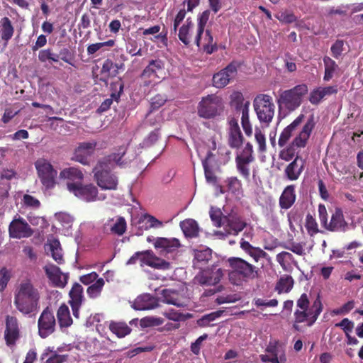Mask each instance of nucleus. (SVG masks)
I'll return each mask as SVG.
<instances>
[{
	"mask_svg": "<svg viewBox=\"0 0 363 363\" xmlns=\"http://www.w3.org/2000/svg\"><path fill=\"white\" fill-rule=\"evenodd\" d=\"M39 300L38 290L30 279L23 280L15 290L13 304L16 309L23 315L35 312Z\"/></svg>",
	"mask_w": 363,
	"mask_h": 363,
	"instance_id": "nucleus-1",
	"label": "nucleus"
},
{
	"mask_svg": "<svg viewBox=\"0 0 363 363\" xmlns=\"http://www.w3.org/2000/svg\"><path fill=\"white\" fill-rule=\"evenodd\" d=\"M228 262L230 266L228 277L233 284L240 286L259 277V269L245 259L233 257Z\"/></svg>",
	"mask_w": 363,
	"mask_h": 363,
	"instance_id": "nucleus-2",
	"label": "nucleus"
},
{
	"mask_svg": "<svg viewBox=\"0 0 363 363\" xmlns=\"http://www.w3.org/2000/svg\"><path fill=\"white\" fill-rule=\"evenodd\" d=\"M106 161L99 160L93 168L94 181L101 189L116 190L118 184V177L111 172L112 167L108 166Z\"/></svg>",
	"mask_w": 363,
	"mask_h": 363,
	"instance_id": "nucleus-3",
	"label": "nucleus"
},
{
	"mask_svg": "<svg viewBox=\"0 0 363 363\" xmlns=\"http://www.w3.org/2000/svg\"><path fill=\"white\" fill-rule=\"evenodd\" d=\"M224 110V104L220 96L208 94L202 97L197 106V114L204 119H213L220 116Z\"/></svg>",
	"mask_w": 363,
	"mask_h": 363,
	"instance_id": "nucleus-4",
	"label": "nucleus"
},
{
	"mask_svg": "<svg viewBox=\"0 0 363 363\" xmlns=\"http://www.w3.org/2000/svg\"><path fill=\"white\" fill-rule=\"evenodd\" d=\"M309 299L306 294H303L297 301V306L302 311H296V323L308 320V325H312L322 311V303L319 296L309 307Z\"/></svg>",
	"mask_w": 363,
	"mask_h": 363,
	"instance_id": "nucleus-5",
	"label": "nucleus"
},
{
	"mask_svg": "<svg viewBox=\"0 0 363 363\" xmlns=\"http://www.w3.org/2000/svg\"><path fill=\"white\" fill-rule=\"evenodd\" d=\"M253 107L259 122L268 126L272 121L275 112L272 97L265 94H257L253 100Z\"/></svg>",
	"mask_w": 363,
	"mask_h": 363,
	"instance_id": "nucleus-6",
	"label": "nucleus"
},
{
	"mask_svg": "<svg viewBox=\"0 0 363 363\" xmlns=\"http://www.w3.org/2000/svg\"><path fill=\"white\" fill-rule=\"evenodd\" d=\"M38 176L46 189H53L56 184L57 171L51 163L44 158H40L35 162Z\"/></svg>",
	"mask_w": 363,
	"mask_h": 363,
	"instance_id": "nucleus-7",
	"label": "nucleus"
},
{
	"mask_svg": "<svg viewBox=\"0 0 363 363\" xmlns=\"http://www.w3.org/2000/svg\"><path fill=\"white\" fill-rule=\"evenodd\" d=\"M305 122L298 136H296V147H305L307 141L315 128L316 121L314 113L312 111H308L305 114H300L296 117V126L300 123Z\"/></svg>",
	"mask_w": 363,
	"mask_h": 363,
	"instance_id": "nucleus-8",
	"label": "nucleus"
},
{
	"mask_svg": "<svg viewBox=\"0 0 363 363\" xmlns=\"http://www.w3.org/2000/svg\"><path fill=\"white\" fill-rule=\"evenodd\" d=\"M21 337V323L16 316L7 315L5 317L4 338L6 345L13 347Z\"/></svg>",
	"mask_w": 363,
	"mask_h": 363,
	"instance_id": "nucleus-9",
	"label": "nucleus"
},
{
	"mask_svg": "<svg viewBox=\"0 0 363 363\" xmlns=\"http://www.w3.org/2000/svg\"><path fill=\"white\" fill-rule=\"evenodd\" d=\"M67 189L77 198L86 202L98 199V189L92 184H82L81 182H68Z\"/></svg>",
	"mask_w": 363,
	"mask_h": 363,
	"instance_id": "nucleus-10",
	"label": "nucleus"
},
{
	"mask_svg": "<svg viewBox=\"0 0 363 363\" xmlns=\"http://www.w3.org/2000/svg\"><path fill=\"white\" fill-rule=\"evenodd\" d=\"M265 352L267 354H260L259 359L262 362L284 363L286 360L284 347L277 340H271L267 345Z\"/></svg>",
	"mask_w": 363,
	"mask_h": 363,
	"instance_id": "nucleus-11",
	"label": "nucleus"
},
{
	"mask_svg": "<svg viewBox=\"0 0 363 363\" xmlns=\"http://www.w3.org/2000/svg\"><path fill=\"white\" fill-rule=\"evenodd\" d=\"M239 66L238 62L233 61L225 68L214 74L212 78L213 86L221 89L227 86L236 77Z\"/></svg>",
	"mask_w": 363,
	"mask_h": 363,
	"instance_id": "nucleus-12",
	"label": "nucleus"
},
{
	"mask_svg": "<svg viewBox=\"0 0 363 363\" xmlns=\"http://www.w3.org/2000/svg\"><path fill=\"white\" fill-rule=\"evenodd\" d=\"M223 270L218 264H213L201 270L195 277L200 285L215 286L218 284L223 277Z\"/></svg>",
	"mask_w": 363,
	"mask_h": 363,
	"instance_id": "nucleus-13",
	"label": "nucleus"
},
{
	"mask_svg": "<svg viewBox=\"0 0 363 363\" xmlns=\"http://www.w3.org/2000/svg\"><path fill=\"white\" fill-rule=\"evenodd\" d=\"M56 320L53 313L48 307L41 313L38 320V335L41 338H46L55 330Z\"/></svg>",
	"mask_w": 363,
	"mask_h": 363,
	"instance_id": "nucleus-14",
	"label": "nucleus"
},
{
	"mask_svg": "<svg viewBox=\"0 0 363 363\" xmlns=\"http://www.w3.org/2000/svg\"><path fill=\"white\" fill-rule=\"evenodd\" d=\"M9 237L15 239L27 238L33 234V230L21 216H15L9 225Z\"/></svg>",
	"mask_w": 363,
	"mask_h": 363,
	"instance_id": "nucleus-15",
	"label": "nucleus"
},
{
	"mask_svg": "<svg viewBox=\"0 0 363 363\" xmlns=\"http://www.w3.org/2000/svg\"><path fill=\"white\" fill-rule=\"evenodd\" d=\"M96 147V143L94 141L79 143L74 151L72 160L84 165L89 164V157L94 154Z\"/></svg>",
	"mask_w": 363,
	"mask_h": 363,
	"instance_id": "nucleus-16",
	"label": "nucleus"
},
{
	"mask_svg": "<svg viewBox=\"0 0 363 363\" xmlns=\"http://www.w3.org/2000/svg\"><path fill=\"white\" fill-rule=\"evenodd\" d=\"M228 144L233 149H239L243 142L244 137L238 125V120L232 118L228 121Z\"/></svg>",
	"mask_w": 363,
	"mask_h": 363,
	"instance_id": "nucleus-17",
	"label": "nucleus"
},
{
	"mask_svg": "<svg viewBox=\"0 0 363 363\" xmlns=\"http://www.w3.org/2000/svg\"><path fill=\"white\" fill-rule=\"evenodd\" d=\"M246 225L247 223L235 213H231L224 216V223L223 226L224 227L225 233L228 235H238Z\"/></svg>",
	"mask_w": 363,
	"mask_h": 363,
	"instance_id": "nucleus-18",
	"label": "nucleus"
},
{
	"mask_svg": "<svg viewBox=\"0 0 363 363\" xmlns=\"http://www.w3.org/2000/svg\"><path fill=\"white\" fill-rule=\"evenodd\" d=\"M46 276L55 287L63 288L67 283L68 274H64L55 264H48L43 267Z\"/></svg>",
	"mask_w": 363,
	"mask_h": 363,
	"instance_id": "nucleus-19",
	"label": "nucleus"
},
{
	"mask_svg": "<svg viewBox=\"0 0 363 363\" xmlns=\"http://www.w3.org/2000/svg\"><path fill=\"white\" fill-rule=\"evenodd\" d=\"M142 259L143 264L157 269L167 270L170 268L169 262L157 257L152 250H145Z\"/></svg>",
	"mask_w": 363,
	"mask_h": 363,
	"instance_id": "nucleus-20",
	"label": "nucleus"
},
{
	"mask_svg": "<svg viewBox=\"0 0 363 363\" xmlns=\"http://www.w3.org/2000/svg\"><path fill=\"white\" fill-rule=\"evenodd\" d=\"M155 247L160 249L163 253H172L177 251L180 247V241L177 238H157L155 242Z\"/></svg>",
	"mask_w": 363,
	"mask_h": 363,
	"instance_id": "nucleus-21",
	"label": "nucleus"
},
{
	"mask_svg": "<svg viewBox=\"0 0 363 363\" xmlns=\"http://www.w3.org/2000/svg\"><path fill=\"white\" fill-rule=\"evenodd\" d=\"M126 153V147L123 146L119 147L118 149L117 152L111 153L101 159V160H106L107 164L110 167H112L113 169L114 164H116L117 166L123 168L125 167L128 165V161L125 160H123V157L125 156Z\"/></svg>",
	"mask_w": 363,
	"mask_h": 363,
	"instance_id": "nucleus-22",
	"label": "nucleus"
},
{
	"mask_svg": "<svg viewBox=\"0 0 363 363\" xmlns=\"http://www.w3.org/2000/svg\"><path fill=\"white\" fill-rule=\"evenodd\" d=\"M157 306V300L149 294H145L138 296L134 303L135 308L139 311L153 309Z\"/></svg>",
	"mask_w": 363,
	"mask_h": 363,
	"instance_id": "nucleus-23",
	"label": "nucleus"
},
{
	"mask_svg": "<svg viewBox=\"0 0 363 363\" xmlns=\"http://www.w3.org/2000/svg\"><path fill=\"white\" fill-rule=\"evenodd\" d=\"M162 301L168 304H172L177 307H184L186 304L183 298L178 291L171 289H164L161 291Z\"/></svg>",
	"mask_w": 363,
	"mask_h": 363,
	"instance_id": "nucleus-24",
	"label": "nucleus"
},
{
	"mask_svg": "<svg viewBox=\"0 0 363 363\" xmlns=\"http://www.w3.org/2000/svg\"><path fill=\"white\" fill-rule=\"evenodd\" d=\"M280 108H286L289 111L295 110V87L284 91L278 100Z\"/></svg>",
	"mask_w": 363,
	"mask_h": 363,
	"instance_id": "nucleus-25",
	"label": "nucleus"
},
{
	"mask_svg": "<svg viewBox=\"0 0 363 363\" xmlns=\"http://www.w3.org/2000/svg\"><path fill=\"white\" fill-rule=\"evenodd\" d=\"M347 223L344 219L342 212L340 209H336L332 215L330 222L327 223L325 229L330 231L345 230Z\"/></svg>",
	"mask_w": 363,
	"mask_h": 363,
	"instance_id": "nucleus-26",
	"label": "nucleus"
},
{
	"mask_svg": "<svg viewBox=\"0 0 363 363\" xmlns=\"http://www.w3.org/2000/svg\"><path fill=\"white\" fill-rule=\"evenodd\" d=\"M162 225V221L147 213L142 215L138 220V229L141 230H147L152 228H160Z\"/></svg>",
	"mask_w": 363,
	"mask_h": 363,
	"instance_id": "nucleus-27",
	"label": "nucleus"
},
{
	"mask_svg": "<svg viewBox=\"0 0 363 363\" xmlns=\"http://www.w3.org/2000/svg\"><path fill=\"white\" fill-rule=\"evenodd\" d=\"M240 247L252 257L255 262H258L261 257L266 258L268 255L261 248L253 247L248 241H245L243 239L240 242Z\"/></svg>",
	"mask_w": 363,
	"mask_h": 363,
	"instance_id": "nucleus-28",
	"label": "nucleus"
},
{
	"mask_svg": "<svg viewBox=\"0 0 363 363\" xmlns=\"http://www.w3.org/2000/svg\"><path fill=\"white\" fill-rule=\"evenodd\" d=\"M295 202L294 186H286L279 198V206L281 208L288 209Z\"/></svg>",
	"mask_w": 363,
	"mask_h": 363,
	"instance_id": "nucleus-29",
	"label": "nucleus"
},
{
	"mask_svg": "<svg viewBox=\"0 0 363 363\" xmlns=\"http://www.w3.org/2000/svg\"><path fill=\"white\" fill-rule=\"evenodd\" d=\"M112 86H115L116 89L118 86V88H119L118 91L117 93H112L111 95V98L106 99V100H104L101 103L100 106L99 107L98 112L103 113V112L108 111L110 108V107L113 103V100L114 99L116 101H118L119 99L121 94H122V92L123 91V88H124L123 82L120 79L118 82L112 84Z\"/></svg>",
	"mask_w": 363,
	"mask_h": 363,
	"instance_id": "nucleus-30",
	"label": "nucleus"
},
{
	"mask_svg": "<svg viewBox=\"0 0 363 363\" xmlns=\"http://www.w3.org/2000/svg\"><path fill=\"white\" fill-rule=\"evenodd\" d=\"M164 68V63L161 60H152L148 65L144 69L142 72V77H158V73Z\"/></svg>",
	"mask_w": 363,
	"mask_h": 363,
	"instance_id": "nucleus-31",
	"label": "nucleus"
},
{
	"mask_svg": "<svg viewBox=\"0 0 363 363\" xmlns=\"http://www.w3.org/2000/svg\"><path fill=\"white\" fill-rule=\"evenodd\" d=\"M180 227L186 237L196 238L199 235V225L194 219H186L180 223Z\"/></svg>",
	"mask_w": 363,
	"mask_h": 363,
	"instance_id": "nucleus-32",
	"label": "nucleus"
},
{
	"mask_svg": "<svg viewBox=\"0 0 363 363\" xmlns=\"http://www.w3.org/2000/svg\"><path fill=\"white\" fill-rule=\"evenodd\" d=\"M201 43L196 44V45L203 49L207 54H211L217 50L216 43H213V38L209 30H206L205 35L202 38L201 35Z\"/></svg>",
	"mask_w": 363,
	"mask_h": 363,
	"instance_id": "nucleus-33",
	"label": "nucleus"
},
{
	"mask_svg": "<svg viewBox=\"0 0 363 363\" xmlns=\"http://www.w3.org/2000/svg\"><path fill=\"white\" fill-rule=\"evenodd\" d=\"M212 257V250L208 248L196 250L194 251V264L201 268L206 264Z\"/></svg>",
	"mask_w": 363,
	"mask_h": 363,
	"instance_id": "nucleus-34",
	"label": "nucleus"
},
{
	"mask_svg": "<svg viewBox=\"0 0 363 363\" xmlns=\"http://www.w3.org/2000/svg\"><path fill=\"white\" fill-rule=\"evenodd\" d=\"M230 105L237 112H240L247 107H250V102L245 101L242 94L240 91H235L230 95Z\"/></svg>",
	"mask_w": 363,
	"mask_h": 363,
	"instance_id": "nucleus-35",
	"label": "nucleus"
},
{
	"mask_svg": "<svg viewBox=\"0 0 363 363\" xmlns=\"http://www.w3.org/2000/svg\"><path fill=\"white\" fill-rule=\"evenodd\" d=\"M1 37L6 44L12 38L14 33V28L11 20L8 17H4L0 21Z\"/></svg>",
	"mask_w": 363,
	"mask_h": 363,
	"instance_id": "nucleus-36",
	"label": "nucleus"
},
{
	"mask_svg": "<svg viewBox=\"0 0 363 363\" xmlns=\"http://www.w3.org/2000/svg\"><path fill=\"white\" fill-rule=\"evenodd\" d=\"M57 317L61 328H68L72 324L69 308L65 304L60 306L58 308Z\"/></svg>",
	"mask_w": 363,
	"mask_h": 363,
	"instance_id": "nucleus-37",
	"label": "nucleus"
},
{
	"mask_svg": "<svg viewBox=\"0 0 363 363\" xmlns=\"http://www.w3.org/2000/svg\"><path fill=\"white\" fill-rule=\"evenodd\" d=\"M109 330L119 338L129 335L132 330L125 323L114 321L111 322Z\"/></svg>",
	"mask_w": 363,
	"mask_h": 363,
	"instance_id": "nucleus-38",
	"label": "nucleus"
},
{
	"mask_svg": "<svg viewBox=\"0 0 363 363\" xmlns=\"http://www.w3.org/2000/svg\"><path fill=\"white\" fill-rule=\"evenodd\" d=\"M194 27V23L190 18H187L179 30V39L185 45H189L191 43L190 31Z\"/></svg>",
	"mask_w": 363,
	"mask_h": 363,
	"instance_id": "nucleus-39",
	"label": "nucleus"
},
{
	"mask_svg": "<svg viewBox=\"0 0 363 363\" xmlns=\"http://www.w3.org/2000/svg\"><path fill=\"white\" fill-rule=\"evenodd\" d=\"M294 130L295 121L291 122L281 131L278 140V145L284 146L286 145H289V143L294 139L292 136Z\"/></svg>",
	"mask_w": 363,
	"mask_h": 363,
	"instance_id": "nucleus-40",
	"label": "nucleus"
},
{
	"mask_svg": "<svg viewBox=\"0 0 363 363\" xmlns=\"http://www.w3.org/2000/svg\"><path fill=\"white\" fill-rule=\"evenodd\" d=\"M210 11L206 10L199 16L198 18L197 32L196 35L194 38L196 44H199L201 42V35H203L205 26L209 19Z\"/></svg>",
	"mask_w": 363,
	"mask_h": 363,
	"instance_id": "nucleus-41",
	"label": "nucleus"
},
{
	"mask_svg": "<svg viewBox=\"0 0 363 363\" xmlns=\"http://www.w3.org/2000/svg\"><path fill=\"white\" fill-rule=\"evenodd\" d=\"M69 303L82 304L84 299L83 287L79 283H74L69 293Z\"/></svg>",
	"mask_w": 363,
	"mask_h": 363,
	"instance_id": "nucleus-42",
	"label": "nucleus"
},
{
	"mask_svg": "<svg viewBox=\"0 0 363 363\" xmlns=\"http://www.w3.org/2000/svg\"><path fill=\"white\" fill-rule=\"evenodd\" d=\"M281 149L279 153V159L289 162L295 156V138H294L289 145L279 146Z\"/></svg>",
	"mask_w": 363,
	"mask_h": 363,
	"instance_id": "nucleus-43",
	"label": "nucleus"
},
{
	"mask_svg": "<svg viewBox=\"0 0 363 363\" xmlns=\"http://www.w3.org/2000/svg\"><path fill=\"white\" fill-rule=\"evenodd\" d=\"M252 162L250 160L245 159L241 156H236L235 157L237 170L245 179H248L250 177V173L248 164Z\"/></svg>",
	"mask_w": 363,
	"mask_h": 363,
	"instance_id": "nucleus-44",
	"label": "nucleus"
},
{
	"mask_svg": "<svg viewBox=\"0 0 363 363\" xmlns=\"http://www.w3.org/2000/svg\"><path fill=\"white\" fill-rule=\"evenodd\" d=\"M294 279L291 276L284 275L281 277L276 285V291L279 294L289 292L293 287Z\"/></svg>",
	"mask_w": 363,
	"mask_h": 363,
	"instance_id": "nucleus-45",
	"label": "nucleus"
},
{
	"mask_svg": "<svg viewBox=\"0 0 363 363\" xmlns=\"http://www.w3.org/2000/svg\"><path fill=\"white\" fill-rule=\"evenodd\" d=\"M60 177L72 181H82L84 179V174L78 168L69 167L60 172Z\"/></svg>",
	"mask_w": 363,
	"mask_h": 363,
	"instance_id": "nucleus-46",
	"label": "nucleus"
},
{
	"mask_svg": "<svg viewBox=\"0 0 363 363\" xmlns=\"http://www.w3.org/2000/svg\"><path fill=\"white\" fill-rule=\"evenodd\" d=\"M105 284L102 278L98 279L94 284L90 285L86 290V293L89 298H96L101 295L102 289Z\"/></svg>",
	"mask_w": 363,
	"mask_h": 363,
	"instance_id": "nucleus-47",
	"label": "nucleus"
},
{
	"mask_svg": "<svg viewBox=\"0 0 363 363\" xmlns=\"http://www.w3.org/2000/svg\"><path fill=\"white\" fill-rule=\"evenodd\" d=\"M50 250L51 252L52 257L59 264H62L64 262L63 255L62 253L60 243L57 240H54L50 243Z\"/></svg>",
	"mask_w": 363,
	"mask_h": 363,
	"instance_id": "nucleus-48",
	"label": "nucleus"
},
{
	"mask_svg": "<svg viewBox=\"0 0 363 363\" xmlns=\"http://www.w3.org/2000/svg\"><path fill=\"white\" fill-rule=\"evenodd\" d=\"M323 62L325 65V74L323 79L328 82L333 78V74L337 67V65L329 57H325L323 58Z\"/></svg>",
	"mask_w": 363,
	"mask_h": 363,
	"instance_id": "nucleus-49",
	"label": "nucleus"
},
{
	"mask_svg": "<svg viewBox=\"0 0 363 363\" xmlns=\"http://www.w3.org/2000/svg\"><path fill=\"white\" fill-rule=\"evenodd\" d=\"M210 218L216 227H221L224 223V216L221 211L218 208L211 207L210 210Z\"/></svg>",
	"mask_w": 363,
	"mask_h": 363,
	"instance_id": "nucleus-50",
	"label": "nucleus"
},
{
	"mask_svg": "<svg viewBox=\"0 0 363 363\" xmlns=\"http://www.w3.org/2000/svg\"><path fill=\"white\" fill-rule=\"evenodd\" d=\"M164 315L169 320H172L174 321L185 320L192 316L189 313L184 314V313H179L174 309H170V310L166 311L164 313Z\"/></svg>",
	"mask_w": 363,
	"mask_h": 363,
	"instance_id": "nucleus-51",
	"label": "nucleus"
},
{
	"mask_svg": "<svg viewBox=\"0 0 363 363\" xmlns=\"http://www.w3.org/2000/svg\"><path fill=\"white\" fill-rule=\"evenodd\" d=\"M11 278V271L3 267L0 269V292L4 291Z\"/></svg>",
	"mask_w": 363,
	"mask_h": 363,
	"instance_id": "nucleus-52",
	"label": "nucleus"
},
{
	"mask_svg": "<svg viewBox=\"0 0 363 363\" xmlns=\"http://www.w3.org/2000/svg\"><path fill=\"white\" fill-rule=\"evenodd\" d=\"M38 59L42 62H45L48 60L52 62H57L59 60V55L53 53L51 49H45L39 52Z\"/></svg>",
	"mask_w": 363,
	"mask_h": 363,
	"instance_id": "nucleus-53",
	"label": "nucleus"
},
{
	"mask_svg": "<svg viewBox=\"0 0 363 363\" xmlns=\"http://www.w3.org/2000/svg\"><path fill=\"white\" fill-rule=\"evenodd\" d=\"M255 138L256 143L258 144L259 152H265L267 150L265 135L259 128H255Z\"/></svg>",
	"mask_w": 363,
	"mask_h": 363,
	"instance_id": "nucleus-54",
	"label": "nucleus"
},
{
	"mask_svg": "<svg viewBox=\"0 0 363 363\" xmlns=\"http://www.w3.org/2000/svg\"><path fill=\"white\" fill-rule=\"evenodd\" d=\"M305 226L308 234L311 236L318 233V224L315 218L311 214L306 216Z\"/></svg>",
	"mask_w": 363,
	"mask_h": 363,
	"instance_id": "nucleus-55",
	"label": "nucleus"
},
{
	"mask_svg": "<svg viewBox=\"0 0 363 363\" xmlns=\"http://www.w3.org/2000/svg\"><path fill=\"white\" fill-rule=\"evenodd\" d=\"M202 165L204 169L205 177L208 183L216 184L217 182V177L214 174L213 170L209 168L208 164V157L202 161Z\"/></svg>",
	"mask_w": 363,
	"mask_h": 363,
	"instance_id": "nucleus-56",
	"label": "nucleus"
},
{
	"mask_svg": "<svg viewBox=\"0 0 363 363\" xmlns=\"http://www.w3.org/2000/svg\"><path fill=\"white\" fill-rule=\"evenodd\" d=\"M225 182L228 190L233 194L239 191L242 188V183L236 177L227 178Z\"/></svg>",
	"mask_w": 363,
	"mask_h": 363,
	"instance_id": "nucleus-57",
	"label": "nucleus"
},
{
	"mask_svg": "<svg viewBox=\"0 0 363 363\" xmlns=\"http://www.w3.org/2000/svg\"><path fill=\"white\" fill-rule=\"evenodd\" d=\"M111 231L118 235H122L126 230V223L123 218H119L117 222L111 227Z\"/></svg>",
	"mask_w": 363,
	"mask_h": 363,
	"instance_id": "nucleus-58",
	"label": "nucleus"
},
{
	"mask_svg": "<svg viewBox=\"0 0 363 363\" xmlns=\"http://www.w3.org/2000/svg\"><path fill=\"white\" fill-rule=\"evenodd\" d=\"M185 16H186L185 9H181L174 18L173 27L172 28L171 32H170L171 35H177L178 26L183 21Z\"/></svg>",
	"mask_w": 363,
	"mask_h": 363,
	"instance_id": "nucleus-59",
	"label": "nucleus"
},
{
	"mask_svg": "<svg viewBox=\"0 0 363 363\" xmlns=\"http://www.w3.org/2000/svg\"><path fill=\"white\" fill-rule=\"evenodd\" d=\"M324 98V94H323L320 87H318L313 90L310 94L309 101L314 105L318 104L320 101Z\"/></svg>",
	"mask_w": 363,
	"mask_h": 363,
	"instance_id": "nucleus-60",
	"label": "nucleus"
},
{
	"mask_svg": "<svg viewBox=\"0 0 363 363\" xmlns=\"http://www.w3.org/2000/svg\"><path fill=\"white\" fill-rule=\"evenodd\" d=\"M344 41L342 40H337L331 46L330 50L333 57L338 59L343 51Z\"/></svg>",
	"mask_w": 363,
	"mask_h": 363,
	"instance_id": "nucleus-61",
	"label": "nucleus"
},
{
	"mask_svg": "<svg viewBox=\"0 0 363 363\" xmlns=\"http://www.w3.org/2000/svg\"><path fill=\"white\" fill-rule=\"evenodd\" d=\"M335 327L341 328L345 334H347L352 330L354 328V323L348 318H343L340 323H336Z\"/></svg>",
	"mask_w": 363,
	"mask_h": 363,
	"instance_id": "nucleus-62",
	"label": "nucleus"
},
{
	"mask_svg": "<svg viewBox=\"0 0 363 363\" xmlns=\"http://www.w3.org/2000/svg\"><path fill=\"white\" fill-rule=\"evenodd\" d=\"M237 156H241L245 159L250 160L251 161H254L255 157H253V147L250 143H247L245 147L243 148L241 154L238 155Z\"/></svg>",
	"mask_w": 363,
	"mask_h": 363,
	"instance_id": "nucleus-63",
	"label": "nucleus"
},
{
	"mask_svg": "<svg viewBox=\"0 0 363 363\" xmlns=\"http://www.w3.org/2000/svg\"><path fill=\"white\" fill-rule=\"evenodd\" d=\"M67 354H58L55 352L47 359L45 363H62L67 361Z\"/></svg>",
	"mask_w": 363,
	"mask_h": 363,
	"instance_id": "nucleus-64",
	"label": "nucleus"
}]
</instances>
